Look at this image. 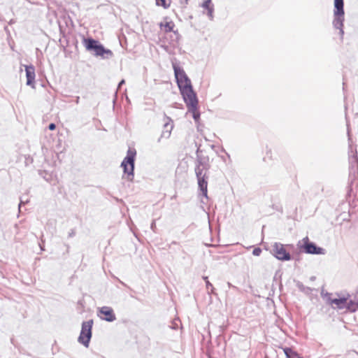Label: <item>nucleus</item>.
Here are the masks:
<instances>
[{
    "mask_svg": "<svg viewBox=\"0 0 358 358\" xmlns=\"http://www.w3.org/2000/svg\"><path fill=\"white\" fill-rule=\"evenodd\" d=\"M176 82L180 90V93L184 101L186 99H195L196 93L194 91L191 80L186 74L185 70L178 63H172Z\"/></svg>",
    "mask_w": 358,
    "mask_h": 358,
    "instance_id": "1",
    "label": "nucleus"
},
{
    "mask_svg": "<svg viewBox=\"0 0 358 358\" xmlns=\"http://www.w3.org/2000/svg\"><path fill=\"white\" fill-rule=\"evenodd\" d=\"M83 45L85 49L96 57H101L102 59H108L113 56V52L106 48L98 40L92 37L83 38Z\"/></svg>",
    "mask_w": 358,
    "mask_h": 358,
    "instance_id": "2",
    "label": "nucleus"
},
{
    "mask_svg": "<svg viewBox=\"0 0 358 358\" xmlns=\"http://www.w3.org/2000/svg\"><path fill=\"white\" fill-rule=\"evenodd\" d=\"M334 20L333 26L335 29L339 30V34L343 38L344 35L343 22H344V1L334 0Z\"/></svg>",
    "mask_w": 358,
    "mask_h": 358,
    "instance_id": "3",
    "label": "nucleus"
},
{
    "mask_svg": "<svg viewBox=\"0 0 358 358\" xmlns=\"http://www.w3.org/2000/svg\"><path fill=\"white\" fill-rule=\"evenodd\" d=\"M136 156V150L129 148L121 163V167L123 169L124 173L127 174V179L129 181H132L134 177Z\"/></svg>",
    "mask_w": 358,
    "mask_h": 358,
    "instance_id": "4",
    "label": "nucleus"
},
{
    "mask_svg": "<svg viewBox=\"0 0 358 358\" xmlns=\"http://www.w3.org/2000/svg\"><path fill=\"white\" fill-rule=\"evenodd\" d=\"M297 248L300 252L310 255H325L326 250L318 246L315 243L310 241L308 236L297 243Z\"/></svg>",
    "mask_w": 358,
    "mask_h": 358,
    "instance_id": "5",
    "label": "nucleus"
},
{
    "mask_svg": "<svg viewBox=\"0 0 358 358\" xmlns=\"http://www.w3.org/2000/svg\"><path fill=\"white\" fill-rule=\"evenodd\" d=\"M287 248H293L294 246L291 244L284 245L281 243L275 242L272 245L271 254L279 261H290L293 257Z\"/></svg>",
    "mask_w": 358,
    "mask_h": 358,
    "instance_id": "6",
    "label": "nucleus"
},
{
    "mask_svg": "<svg viewBox=\"0 0 358 358\" xmlns=\"http://www.w3.org/2000/svg\"><path fill=\"white\" fill-rule=\"evenodd\" d=\"M93 324V320H89L82 322L81 331L78 338V341L85 348L89 347L90 340L92 336Z\"/></svg>",
    "mask_w": 358,
    "mask_h": 358,
    "instance_id": "7",
    "label": "nucleus"
},
{
    "mask_svg": "<svg viewBox=\"0 0 358 358\" xmlns=\"http://www.w3.org/2000/svg\"><path fill=\"white\" fill-rule=\"evenodd\" d=\"M196 177L198 182V187L201 192V194L208 199V176L206 173L202 169V167L195 166L194 169Z\"/></svg>",
    "mask_w": 358,
    "mask_h": 358,
    "instance_id": "8",
    "label": "nucleus"
},
{
    "mask_svg": "<svg viewBox=\"0 0 358 358\" xmlns=\"http://www.w3.org/2000/svg\"><path fill=\"white\" fill-rule=\"evenodd\" d=\"M338 296L337 298H331V293L326 292L324 294V297L327 298L329 303L331 305H335L338 309H344L346 308V305L348 303V298L351 297L349 293L341 294V293H336Z\"/></svg>",
    "mask_w": 358,
    "mask_h": 358,
    "instance_id": "9",
    "label": "nucleus"
},
{
    "mask_svg": "<svg viewBox=\"0 0 358 358\" xmlns=\"http://www.w3.org/2000/svg\"><path fill=\"white\" fill-rule=\"evenodd\" d=\"M184 102L185 103V104L187 106L188 112L192 113V117H193L194 120L196 122H199L200 120L201 113L198 110L199 100H198L197 95H196L195 99H193V98L192 99V97L189 99H186V101H184Z\"/></svg>",
    "mask_w": 358,
    "mask_h": 358,
    "instance_id": "10",
    "label": "nucleus"
},
{
    "mask_svg": "<svg viewBox=\"0 0 358 358\" xmlns=\"http://www.w3.org/2000/svg\"><path fill=\"white\" fill-rule=\"evenodd\" d=\"M98 315L101 320L113 322L116 320L113 309L110 306H102L98 309Z\"/></svg>",
    "mask_w": 358,
    "mask_h": 358,
    "instance_id": "11",
    "label": "nucleus"
},
{
    "mask_svg": "<svg viewBox=\"0 0 358 358\" xmlns=\"http://www.w3.org/2000/svg\"><path fill=\"white\" fill-rule=\"evenodd\" d=\"M25 73L27 78L26 85L28 86H31L32 88H34V83H35V67L34 65H26L25 66Z\"/></svg>",
    "mask_w": 358,
    "mask_h": 358,
    "instance_id": "12",
    "label": "nucleus"
},
{
    "mask_svg": "<svg viewBox=\"0 0 358 358\" xmlns=\"http://www.w3.org/2000/svg\"><path fill=\"white\" fill-rule=\"evenodd\" d=\"M345 309L351 313L358 310V294L354 295L352 299L348 298Z\"/></svg>",
    "mask_w": 358,
    "mask_h": 358,
    "instance_id": "13",
    "label": "nucleus"
},
{
    "mask_svg": "<svg viewBox=\"0 0 358 358\" xmlns=\"http://www.w3.org/2000/svg\"><path fill=\"white\" fill-rule=\"evenodd\" d=\"M201 152L199 148H197L196 151V158L195 160V166H199V167L203 166L209 162V157L208 156L201 155L199 153Z\"/></svg>",
    "mask_w": 358,
    "mask_h": 358,
    "instance_id": "14",
    "label": "nucleus"
},
{
    "mask_svg": "<svg viewBox=\"0 0 358 358\" xmlns=\"http://www.w3.org/2000/svg\"><path fill=\"white\" fill-rule=\"evenodd\" d=\"M201 7L207 10V15L210 20L213 18L214 6L211 0H203Z\"/></svg>",
    "mask_w": 358,
    "mask_h": 358,
    "instance_id": "15",
    "label": "nucleus"
},
{
    "mask_svg": "<svg viewBox=\"0 0 358 358\" xmlns=\"http://www.w3.org/2000/svg\"><path fill=\"white\" fill-rule=\"evenodd\" d=\"M283 352L287 358H304L300 356L296 351L289 347L283 348Z\"/></svg>",
    "mask_w": 358,
    "mask_h": 358,
    "instance_id": "16",
    "label": "nucleus"
},
{
    "mask_svg": "<svg viewBox=\"0 0 358 358\" xmlns=\"http://www.w3.org/2000/svg\"><path fill=\"white\" fill-rule=\"evenodd\" d=\"M294 282L299 290L306 295L310 294L313 290V289L310 287L305 286L299 280H294Z\"/></svg>",
    "mask_w": 358,
    "mask_h": 358,
    "instance_id": "17",
    "label": "nucleus"
},
{
    "mask_svg": "<svg viewBox=\"0 0 358 358\" xmlns=\"http://www.w3.org/2000/svg\"><path fill=\"white\" fill-rule=\"evenodd\" d=\"M159 25L161 29L164 27V31L166 33L171 32L175 27V24L173 21L166 22L164 23L162 22Z\"/></svg>",
    "mask_w": 358,
    "mask_h": 358,
    "instance_id": "18",
    "label": "nucleus"
},
{
    "mask_svg": "<svg viewBox=\"0 0 358 358\" xmlns=\"http://www.w3.org/2000/svg\"><path fill=\"white\" fill-rule=\"evenodd\" d=\"M203 279L206 282V289L208 290L209 289H210V291H208V293L209 294H215V288L213 287V285L209 282L208 278L207 276H203Z\"/></svg>",
    "mask_w": 358,
    "mask_h": 358,
    "instance_id": "19",
    "label": "nucleus"
},
{
    "mask_svg": "<svg viewBox=\"0 0 358 358\" xmlns=\"http://www.w3.org/2000/svg\"><path fill=\"white\" fill-rule=\"evenodd\" d=\"M171 0H155V3L157 6H162L164 9L170 6Z\"/></svg>",
    "mask_w": 358,
    "mask_h": 358,
    "instance_id": "20",
    "label": "nucleus"
},
{
    "mask_svg": "<svg viewBox=\"0 0 358 358\" xmlns=\"http://www.w3.org/2000/svg\"><path fill=\"white\" fill-rule=\"evenodd\" d=\"M173 127V125H171L169 129L167 131H162L160 137L158 138L157 142H160L162 138H169L171 136V130Z\"/></svg>",
    "mask_w": 358,
    "mask_h": 358,
    "instance_id": "21",
    "label": "nucleus"
},
{
    "mask_svg": "<svg viewBox=\"0 0 358 358\" xmlns=\"http://www.w3.org/2000/svg\"><path fill=\"white\" fill-rule=\"evenodd\" d=\"M180 324V321L178 319H176L172 322L170 327L172 329L177 330L179 328V325Z\"/></svg>",
    "mask_w": 358,
    "mask_h": 358,
    "instance_id": "22",
    "label": "nucleus"
},
{
    "mask_svg": "<svg viewBox=\"0 0 358 358\" xmlns=\"http://www.w3.org/2000/svg\"><path fill=\"white\" fill-rule=\"evenodd\" d=\"M166 118L167 119L168 121L164 122L163 131H167V129H169L170 126L173 125V124H171V122H173L172 120L170 117H166Z\"/></svg>",
    "mask_w": 358,
    "mask_h": 358,
    "instance_id": "23",
    "label": "nucleus"
},
{
    "mask_svg": "<svg viewBox=\"0 0 358 358\" xmlns=\"http://www.w3.org/2000/svg\"><path fill=\"white\" fill-rule=\"evenodd\" d=\"M262 252V250L259 247H256L252 250V255L254 256L258 257L261 255Z\"/></svg>",
    "mask_w": 358,
    "mask_h": 358,
    "instance_id": "24",
    "label": "nucleus"
},
{
    "mask_svg": "<svg viewBox=\"0 0 358 358\" xmlns=\"http://www.w3.org/2000/svg\"><path fill=\"white\" fill-rule=\"evenodd\" d=\"M28 201H29V200H28V199H26V200L24 201L22 198H20V203H19V205H18L19 210H20L22 206L24 205V204H25V203H27Z\"/></svg>",
    "mask_w": 358,
    "mask_h": 358,
    "instance_id": "25",
    "label": "nucleus"
},
{
    "mask_svg": "<svg viewBox=\"0 0 358 358\" xmlns=\"http://www.w3.org/2000/svg\"><path fill=\"white\" fill-rule=\"evenodd\" d=\"M210 168V164L209 162H208L207 164H206L203 166H202V169H203V171L207 173V172L209 171Z\"/></svg>",
    "mask_w": 358,
    "mask_h": 358,
    "instance_id": "26",
    "label": "nucleus"
},
{
    "mask_svg": "<svg viewBox=\"0 0 358 358\" xmlns=\"http://www.w3.org/2000/svg\"><path fill=\"white\" fill-rule=\"evenodd\" d=\"M76 235V230L74 229H72L70 230L68 234L69 238H72Z\"/></svg>",
    "mask_w": 358,
    "mask_h": 358,
    "instance_id": "27",
    "label": "nucleus"
},
{
    "mask_svg": "<svg viewBox=\"0 0 358 358\" xmlns=\"http://www.w3.org/2000/svg\"><path fill=\"white\" fill-rule=\"evenodd\" d=\"M48 129L50 130V131H53L56 129V124L55 123H50L48 127Z\"/></svg>",
    "mask_w": 358,
    "mask_h": 358,
    "instance_id": "28",
    "label": "nucleus"
},
{
    "mask_svg": "<svg viewBox=\"0 0 358 358\" xmlns=\"http://www.w3.org/2000/svg\"><path fill=\"white\" fill-rule=\"evenodd\" d=\"M171 32H173L174 34V35L176 36V38L178 40L179 38L180 37V35L178 31V30H174L173 29V31Z\"/></svg>",
    "mask_w": 358,
    "mask_h": 358,
    "instance_id": "29",
    "label": "nucleus"
},
{
    "mask_svg": "<svg viewBox=\"0 0 358 358\" xmlns=\"http://www.w3.org/2000/svg\"><path fill=\"white\" fill-rule=\"evenodd\" d=\"M150 228L151 229L155 231V229H156V224H155V221L153 220L150 224Z\"/></svg>",
    "mask_w": 358,
    "mask_h": 358,
    "instance_id": "30",
    "label": "nucleus"
},
{
    "mask_svg": "<svg viewBox=\"0 0 358 358\" xmlns=\"http://www.w3.org/2000/svg\"><path fill=\"white\" fill-rule=\"evenodd\" d=\"M125 83V80L124 79H122L119 83H118V86H117V88H120L122 85H123Z\"/></svg>",
    "mask_w": 358,
    "mask_h": 358,
    "instance_id": "31",
    "label": "nucleus"
},
{
    "mask_svg": "<svg viewBox=\"0 0 358 358\" xmlns=\"http://www.w3.org/2000/svg\"><path fill=\"white\" fill-rule=\"evenodd\" d=\"M59 31H60V34L62 35V36L64 38H65V33L62 31L61 27H59Z\"/></svg>",
    "mask_w": 358,
    "mask_h": 358,
    "instance_id": "32",
    "label": "nucleus"
},
{
    "mask_svg": "<svg viewBox=\"0 0 358 358\" xmlns=\"http://www.w3.org/2000/svg\"><path fill=\"white\" fill-rule=\"evenodd\" d=\"M315 279H316V277H315V276H314V275H313V276H311V277L310 278V281H315Z\"/></svg>",
    "mask_w": 358,
    "mask_h": 358,
    "instance_id": "33",
    "label": "nucleus"
},
{
    "mask_svg": "<svg viewBox=\"0 0 358 358\" xmlns=\"http://www.w3.org/2000/svg\"><path fill=\"white\" fill-rule=\"evenodd\" d=\"M79 101H80V97H79V96H77V97L76 98V103H79Z\"/></svg>",
    "mask_w": 358,
    "mask_h": 358,
    "instance_id": "34",
    "label": "nucleus"
},
{
    "mask_svg": "<svg viewBox=\"0 0 358 358\" xmlns=\"http://www.w3.org/2000/svg\"><path fill=\"white\" fill-rule=\"evenodd\" d=\"M348 139L350 140V131H349V129H348Z\"/></svg>",
    "mask_w": 358,
    "mask_h": 358,
    "instance_id": "35",
    "label": "nucleus"
},
{
    "mask_svg": "<svg viewBox=\"0 0 358 358\" xmlns=\"http://www.w3.org/2000/svg\"><path fill=\"white\" fill-rule=\"evenodd\" d=\"M343 86H345V83H343ZM343 90H345V87H343Z\"/></svg>",
    "mask_w": 358,
    "mask_h": 358,
    "instance_id": "36",
    "label": "nucleus"
},
{
    "mask_svg": "<svg viewBox=\"0 0 358 358\" xmlns=\"http://www.w3.org/2000/svg\"><path fill=\"white\" fill-rule=\"evenodd\" d=\"M40 247H41V250H44V249H43V247H41V245H40Z\"/></svg>",
    "mask_w": 358,
    "mask_h": 358,
    "instance_id": "37",
    "label": "nucleus"
},
{
    "mask_svg": "<svg viewBox=\"0 0 358 358\" xmlns=\"http://www.w3.org/2000/svg\"><path fill=\"white\" fill-rule=\"evenodd\" d=\"M172 243L173 244H177V243L176 241H173Z\"/></svg>",
    "mask_w": 358,
    "mask_h": 358,
    "instance_id": "38",
    "label": "nucleus"
}]
</instances>
